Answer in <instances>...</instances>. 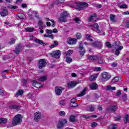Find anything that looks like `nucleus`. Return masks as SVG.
<instances>
[{
	"instance_id": "nucleus-1",
	"label": "nucleus",
	"mask_w": 129,
	"mask_h": 129,
	"mask_svg": "<svg viewBox=\"0 0 129 129\" xmlns=\"http://www.w3.org/2000/svg\"><path fill=\"white\" fill-rule=\"evenodd\" d=\"M23 121V116L20 114L16 115L12 120V124L14 126L21 124Z\"/></svg>"
},
{
	"instance_id": "nucleus-2",
	"label": "nucleus",
	"mask_w": 129,
	"mask_h": 129,
	"mask_svg": "<svg viewBox=\"0 0 129 129\" xmlns=\"http://www.w3.org/2000/svg\"><path fill=\"white\" fill-rule=\"evenodd\" d=\"M88 59L90 61H98L99 64H103V58H102V56L98 55H89L88 56Z\"/></svg>"
},
{
	"instance_id": "nucleus-3",
	"label": "nucleus",
	"mask_w": 129,
	"mask_h": 129,
	"mask_svg": "<svg viewBox=\"0 0 129 129\" xmlns=\"http://www.w3.org/2000/svg\"><path fill=\"white\" fill-rule=\"evenodd\" d=\"M69 16V13L67 11H63L60 14V17L58 18V22L60 23H66L67 22V18Z\"/></svg>"
},
{
	"instance_id": "nucleus-4",
	"label": "nucleus",
	"mask_w": 129,
	"mask_h": 129,
	"mask_svg": "<svg viewBox=\"0 0 129 129\" xmlns=\"http://www.w3.org/2000/svg\"><path fill=\"white\" fill-rule=\"evenodd\" d=\"M68 122L67 119L66 118H61L58 122L57 124V128L59 129H61L64 127V125Z\"/></svg>"
},
{
	"instance_id": "nucleus-5",
	"label": "nucleus",
	"mask_w": 129,
	"mask_h": 129,
	"mask_svg": "<svg viewBox=\"0 0 129 129\" xmlns=\"http://www.w3.org/2000/svg\"><path fill=\"white\" fill-rule=\"evenodd\" d=\"M49 55L53 57V58H55V59H59L61 56V51L59 50L53 51L51 53H49Z\"/></svg>"
},
{
	"instance_id": "nucleus-6",
	"label": "nucleus",
	"mask_w": 129,
	"mask_h": 129,
	"mask_svg": "<svg viewBox=\"0 0 129 129\" xmlns=\"http://www.w3.org/2000/svg\"><path fill=\"white\" fill-rule=\"evenodd\" d=\"M47 66V61L44 59H40L38 63V67L39 69H43V68Z\"/></svg>"
},
{
	"instance_id": "nucleus-7",
	"label": "nucleus",
	"mask_w": 129,
	"mask_h": 129,
	"mask_svg": "<svg viewBox=\"0 0 129 129\" xmlns=\"http://www.w3.org/2000/svg\"><path fill=\"white\" fill-rule=\"evenodd\" d=\"M91 45L93 46V47H95V48H97L98 49H101L102 47V44L101 43V42L96 40L95 41H93Z\"/></svg>"
},
{
	"instance_id": "nucleus-8",
	"label": "nucleus",
	"mask_w": 129,
	"mask_h": 129,
	"mask_svg": "<svg viewBox=\"0 0 129 129\" xmlns=\"http://www.w3.org/2000/svg\"><path fill=\"white\" fill-rule=\"evenodd\" d=\"M67 43L69 45H75L77 43V39L76 38L69 37L67 39Z\"/></svg>"
},
{
	"instance_id": "nucleus-9",
	"label": "nucleus",
	"mask_w": 129,
	"mask_h": 129,
	"mask_svg": "<svg viewBox=\"0 0 129 129\" xmlns=\"http://www.w3.org/2000/svg\"><path fill=\"white\" fill-rule=\"evenodd\" d=\"M42 117V114L40 112H36L34 113V119L35 121L38 122Z\"/></svg>"
},
{
	"instance_id": "nucleus-10",
	"label": "nucleus",
	"mask_w": 129,
	"mask_h": 129,
	"mask_svg": "<svg viewBox=\"0 0 129 129\" xmlns=\"http://www.w3.org/2000/svg\"><path fill=\"white\" fill-rule=\"evenodd\" d=\"M117 109V106L116 105L108 107L106 109L107 111L108 112H115Z\"/></svg>"
},
{
	"instance_id": "nucleus-11",
	"label": "nucleus",
	"mask_w": 129,
	"mask_h": 129,
	"mask_svg": "<svg viewBox=\"0 0 129 129\" xmlns=\"http://www.w3.org/2000/svg\"><path fill=\"white\" fill-rule=\"evenodd\" d=\"M111 77V76L109 75L107 72H104L102 74V78L103 80L104 81H107V80H109Z\"/></svg>"
},
{
	"instance_id": "nucleus-12",
	"label": "nucleus",
	"mask_w": 129,
	"mask_h": 129,
	"mask_svg": "<svg viewBox=\"0 0 129 129\" xmlns=\"http://www.w3.org/2000/svg\"><path fill=\"white\" fill-rule=\"evenodd\" d=\"M44 23H43V21L42 20H39L38 23V25L39 27V29L40 30V32L41 34H44V30L43 29H44Z\"/></svg>"
},
{
	"instance_id": "nucleus-13",
	"label": "nucleus",
	"mask_w": 129,
	"mask_h": 129,
	"mask_svg": "<svg viewBox=\"0 0 129 129\" xmlns=\"http://www.w3.org/2000/svg\"><path fill=\"white\" fill-rule=\"evenodd\" d=\"M62 90H63V88L62 87H56L55 88V93L56 95H61L62 94Z\"/></svg>"
},
{
	"instance_id": "nucleus-14",
	"label": "nucleus",
	"mask_w": 129,
	"mask_h": 129,
	"mask_svg": "<svg viewBox=\"0 0 129 129\" xmlns=\"http://www.w3.org/2000/svg\"><path fill=\"white\" fill-rule=\"evenodd\" d=\"M32 86L36 87V88H41L43 86V85L39 82H37V81L33 80L32 82Z\"/></svg>"
},
{
	"instance_id": "nucleus-15",
	"label": "nucleus",
	"mask_w": 129,
	"mask_h": 129,
	"mask_svg": "<svg viewBox=\"0 0 129 129\" xmlns=\"http://www.w3.org/2000/svg\"><path fill=\"white\" fill-rule=\"evenodd\" d=\"M22 44L21 43H19L18 44L17 46L16 47L15 50V53L16 54V55H19L20 54V52H21V50H22Z\"/></svg>"
},
{
	"instance_id": "nucleus-16",
	"label": "nucleus",
	"mask_w": 129,
	"mask_h": 129,
	"mask_svg": "<svg viewBox=\"0 0 129 129\" xmlns=\"http://www.w3.org/2000/svg\"><path fill=\"white\" fill-rule=\"evenodd\" d=\"M0 15L2 17H7L9 15V11L6 9H3V11L0 12Z\"/></svg>"
},
{
	"instance_id": "nucleus-17",
	"label": "nucleus",
	"mask_w": 129,
	"mask_h": 129,
	"mask_svg": "<svg viewBox=\"0 0 129 129\" xmlns=\"http://www.w3.org/2000/svg\"><path fill=\"white\" fill-rule=\"evenodd\" d=\"M77 84H78L77 82H75V81H73L71 83H69L68 84V86L70 88H72L76 86V85H77Z\"/></svg>"
},
{
	"instance_id": "nucleus-18",
	"label": "nucleus",
	"mask_w": 129,
	"mask_h": 129,
	"mask_svg": "<svg viewBox=\"0 0 129 129\" xmlns=\"http://www.w3.org/2000/svg\"><path fill=\"white\" fill-rule=\"evenodd\" d=\"M24 95V90H19L15 95V97H19V96H23Z\"/></svg>"
},
{
	"instance_id": "nucleus-19",
	"label": "nucleus",
	"mask_w": 129,
	"mask_h": 129,
	"mask_svg": "<svg viewBox=\"0 0 129 129\" xmlns=\"http://www.w3.org/2000/svg\"><path fill=\"white\" fill-rule=\"evenodd\" d=\"M33 15H35V18H39V16L37 15H38V12L33 11L32 12L31 14L29 15V18H30V19H32V20H34V17H33Z\"/></svg>"
},
{
	"instance_id": "nucleus-20",
	"label": "nucleus",
	"mask_w": 129,
	"mask_h": 129,
	"mask_svg": "<svg viewBox=\"0 0 129 129\" xmlns=\"http://www.w3.org/2000/svg\"><path fill=\"white\" fill-rule=\"evenodd\" d=\"M76 98H73V99H71V102L72 103V104H74L73 105H71V107H76V106H78V104L76 103Z\"/></svg>"
},
{
	"instance_id": "nucleus-21",
	"label": "nucleus",
	"mask_w": 129,
	"mask_h": 129,
	"mask_svg": "<svg viewBox=\"0 0 129 129\" xmlns=\"http://www.w3.org/2000/svg\"><path fill=\"white\" fill-rule=\"evenodd\" d=\"M76 3L77 4V7H78L79 8H80L81 6H83V7H88V4H87V3L84 2L78 3V2H76Z\"/></svg>"
},
{
	"instance_id": "nucleus-22",
	"label": "nucleus",
	"mask_w": 129,
	"mask_h": 129,
	"mask_svg": "<svg viewBox=\"0 0 129 129\" xmlns=\"http://www.w3.org/2000/svg\"><path fill=\"white\" fill-rule=\"evenodd\" d=\"M69 121L71 122H75V121H76V118L75 117V116L72 114L70 115Z\"/></svg>"
},
{
	"instance_id": "nucleus-23",
	"label": "nucleus",
	"mask_w": 129,
	"mask_h": 129,
	"mask_svg": "<svg viewBox=\"0 0 129 129\" xmlns=\"http://www.w3.org/2000/svg\"><path fill=\"white\" fill-rule=\"evenodd\" d=\"M98 86L97 84L96 83H93L91 85H90V88L92 90H96V87Z\"/></svg>"
},
{
	"instance_id": "nucleus-24",
	"label": "nucleus",
	"mask_w": 129,
	"mask_h": 129,
	"mask_svg": "<svg viewBox=\"0 0 129 129\" xmlns=\"http://www.w3.org/2000/svg\"><path fill=\"white\" fill-rule=\"evenodd\" d=\"M9 109H16L18 110L19 109L20 106L17 105H11L9 106Z\"/></svg>"
},
{
	"instance_id": "nucleus-25",
	"label": "nucleus",
	"mask_w": 129,
	"mask_h": 129,
	"mask_svg": "<svg viewBox=\"0 0 129 129\" xmlns=\"http://www.w3.org/2000/svg\"><path fill=\"white\" fill-rule=\"evenodd\" d=\"M34 42L35 43H37V44H39L40 45H45V42H44V41L39 39H35Z\"/></svg>"
},
{
	"instance_id": "nucleus-26",
	"label": "nucleus",
	"mask_w": 129,
	"mask_h": 129,
	"mask_svg": "<svg viewBox=\"0 0 129 129\" xmlns=\"http://www.w3.org/2000/svg\"><path fill=\"white\" fill-rule=\"evenodd\" d=\"M17 17L19 18V19H21V20H24V19H26V15L23 13H19L17 14Z\"/></svg>"
},
{
	"instance_id": "nucleus-27",
	"label": "nucleus",
	"mask_w": 129,
	"mask_h": 129,
	"mask_svg": "<svg viewBox=\"0 0 129 129\" xmlns=\"http://www.w3.org/2000/svg\"><path fill=\"white\" fill-rule=\"evenodd\" d=\"M74 50L72 49H69L67 52H66V56L70 57L72 54H73Z\"/></svg>"
},
{
	"instance_id": "nucleus-28",
	"label": "nucleus",
	"mask_w": 129,
	"mask_h": 129,
	"mask_svg": "<svg viewBox=\"0 0 129 129\" xmlns=\"http://www.w3.org/2000/svg\"><path fill=\"white\" fill-rule=\"evenodd\" d=\"M110 20L112 22V23L116 22V20H115V15L113 14L110 15Z\"/></svg>"
},
{
	"instance_id": "nucleus-29",
	"label": "nucleus",
	"mask_w": 129,
	"mask_h": 129,
	"mask_svg": "<svg viewBox=\"0 0 129 129\" xmlns=\"http://www.w3.org/2000/svg\"><path fill=\"white\" fill-rule=\"evenodd\" d=\"M86 88H85L83 91L81 92V93L79 94L78 97H82L84 95H85V93L86 92Z\"/></svg>"
},
{
	"instance_id": "nucleus-30",
	"label": "nucleus",
	"mask_w": 129,
	"mask_h": 129,
	"mask_svg": "<svg viewBox=\"0 0 129 129\" xmlns=\"http://www.w3.org/2000/svg\"><path fill=\"white\" fill-rule=\"evenodd\" d=\"M8 122V119L6 118H0V124L3 123H7Z\"/></svg>"
},
{
	"instance_id": "nucleus-31",
	"label": "nucleus",
	"mask_w": 129,
	"mask_h": 129,
	"mask_svg": "<svg viewBox=\"0 0 129 129\" xmlns=\"http://www.w3.org/2000/svg\"><path fill=\"white\" fill-rule=\"evenodd\" d=\"M98 76V75H97L96 74L90 76V80L91 81H94V80H95L97 78Z\"/></svg>"
},
{
	"instance_id": "nucleus-32",
	"label": "nucleus",
	"mask_w": 129,
	"mask_h": 129,
	"mask_svg": "<svg viewBox=\"0 0 129 129\" xmlns=\"http://www.w3.org/2000/svg\"><path fill=\"white\" fill-rule=\"evenodd\" d=\"M47 78H48L47 77V76H44L39 78L38 80L39 81H41V82L45 81L47 80Z\"/></svg>"
},
{
	"instance_id": "nucleus-33",
	"label": "nucleus",
	"mask_w": 129,
	"mask_h": 129,
	"mask_svg": "<svg viewBox=\"0 0 129 129\" xmlns=\"http://www.w3.org/2000/svg\"><path fill=\"white\" fill-rule=\"evenodd\" d=\"M122 100L123 101H126L127 100V95L126 94H123L121 95Z\"/></svg>"
},
{
	"instance_id": "nucleus-34",
	"label": "nucleus",
	"mask_w": 129,
	"mask_h": 129,
	"mask_svg": "<svg viewBox=\"0 0 129 129\" xmlns=\"http://www.w3.org/2000/svg\"><path fill=\"white\" fill-rule=\"evenodd\" d=\"M124 122L125 123H126V122H129V116L128 114H126L124 116Z\"/></svg>"
},
{
	"instance_id": "nucleus-35",
	"label": "nucleus",
	"mask_w": 129,
	"mask_h": 129,
	"mask_svg": "<svg viewBox=\"0 0 129 129\" xmlns=\"http://www.w3.org/2000/svg\"><path fill=\"white\" fill-rule=\"evenodd\" d=\"M90 37H91V36L89 34H86V39L87 41H90V42H92V41H93V39L90 38Z\"/></svg>"
},
{
	"instance_id": "nucleus-36",
	"label": "nucleus",
	"mask_w": 129,
	"mask_h": 129,
	"mask_svg": "<svg viewBox=\"0 0 129 129\" xmlns=\"http://www.w3.org/2000/svg\"><path fill=\"white\" fill-rule=\"evenodd\" d=\"M66 61L67 63H71L72 62V58L70 56H66Z\"/></svg>"
},
{
	"instance_id": "nucleus-37",
	"label": "nucleus",
	"mask_w": 129,
	"mask_h": 129,
	"mask_svg": "<svg viewBox=\"0 0 129 129\" xmlns=\"http://www.w3.org/2000/svg\"><path fill=\"white\" fill-rule=\"evenodd\" d=\"M58 41H55L53 43V44L50 46L49 48H55V47H56L57 46H58Z\"/></svg>"
},
{
	"instance_id": "nucleus-38",
	"label": "nucleus",
	"mask_w": 129,
	"mask_h": 129,
	"mask_svg": "<svg viewBox=\"0 0 129 129\" xmlns=\"http://www.w3.org/2000/svg\"><path fill=\"white\" fill-rule=\"evenodd\" d=\"M8 9H10V10H17V9H18V7L17 6H9L8 7Z\"/></svg>"
},
{
	"instance_id": "nucleus-39",
	"label": "nucleus",
	"mask_w": 129,
	"mask_h": 129,
	"mask_svg": "<svg viewBox=\"0 0 129 129\" xmlns=\"http://www.w3.org/2000/svg\"><path fill=\"white\" fill-rule=\"evenodd\" d=\"M118 81H119V77H114L112 80V82L113 83H115L116 82H117Z\"/></svg>"
},
{
	"instance_id": "nucleus-40",
	"label": "nucleus",
	"mask_w": 129,
	"mask_h": 129,
	"mask_svg": "<svg viewBox=\"0 0 129 129\" xmlns=\"http://www.w3.org/2000/svg\"><path fill=\"white\" fill-rule=\"evenodd\" d=\"M35 30L34 28H27L25 29V32H31Z\"/></svg>"
},
{
	"instance_id": "nucleus-41",
	"label": "nucleus",
	"mask_w": 129,
	"mask_h": 129,
	"mask_svg": "<svg viewBox=\"0 0 129 129\" xmlns=\"http://www.w3.org/2000/svg\"><path fill=\"white\" fill-rule=\"evenodd\" d=\"M76 37H77V40H81L82 38V35L80 33H77Z\"/></svg>"
},
{
	"instance_id": "nucleus-42",
	"label": "nucleus",
	"mask_w": 129,
	"mask_h": 129,
	"mask_svg": "<svg viewBox=\"0 0 129 129\" xmlns=\"http://www.w3.org/2000/svg\"><path fill=\"white\" fill-rule=\"evenodd\" d=\"M89 107H90V109L88 110V111H90L91 112H93L94 110H95V108L92 106L89 105Z\"/></svg>"
},
{
	"instance_id": "nucleus-43",
	"label": "nucleus",
	"mask_w": 129,
	"mask_h": 129,
	"mask_svg": "<svg viewBox=\"0 0 129 129\" xmlns=\"http://www.w3.org/2000/svg\"><path fill=\"white\" fill-rule=\"evenodd\" d=\"M108 129H116V125L111 124L109 125Z\"/></svg>"
},
{
	"instance_id": "nucleus-44",
	"label": "nucleus",
	"mask_w": 129,
	"mask_h": 129,
	"mask_svg": "<svg viewBox=\"0 0 129 129\" xmlns=\"http://www.w3.org/2000/svg\"><path fill=\"white\" fill-rule=\"evenodd\" d=\"M116 88L115 87H111V86H107V90H115Z\"/></svg>"
},
{
	"instance_id": "nucleus-45",
	"label": "nucleus",
	"mask_w": 129,
	"mask_h": 129,
	"mask_svg": "<svg viewBox=\"0 0 129 129\" xmlns=\"http://www.w3.org/2000/svg\"><path fill=\"white\" fill-rule=\"evenodd\" d=\"M15 43H16V39H15L14 38H12L11 39V41L9 42V44H10V45H14Z\"/></svg>"
},
{
	"instance_id": "nucleus-46",
	"label": "nucleus",
	"mask_w": 129,
	"mask_h": 129,
	"mask_svg": "<svg viewBox=\"0 0 129 129\" xmlns=\"http://www.w3.org/2000/svg\"><path fill=\"white\" fill-rule=\"evenodd\" d=\"M59 115L60 116H65L66 115V113H65V111H60L59 112Z\"/></svg>"
},
{
	"instance_id": "nucleus-47",
	"label": "nucleus",
	"mask_w": 129,
	"mask_h": 129,
	"mask_svg": "<svg viewBox=\"0 0 129 129\" xmlns=\"http://www.w3.org/2000/svg\"><path fill=\"white\" fill-rule=\"evenodd\" d=\"M119 8L120 9H126V8H127V5H126V4H123L119 6Z\"/></svg>"
},
{
	"instance_id": "nucleus-48",
	"label": "nucleus",
	"mask_w": 129,
	"mask_h": 129,
	"mask_svg": "<svg viewBox=\"0 0 129 129\" xmlns=\"http://www.w3.org/2000/svg\"><path fill=\"white\" fill-rule=\"evenodd\" d=\"M119 54H120V51L117 48H116L115 51V55L116 56H119Z\"/></svg>"
},
{
	"instance_id": "nucleus-49",
	"label": "nucleus",
	"mask_w": 129,
	"mask_h": 129,
	"mask_svg": "<svg viewBox=\"0 0 129 129\" xmlns=\"http://www.w3.org/2000/svg\"><path fill=\"white\" fill-rule=\"evenodd\" d=\"M74 21H75V22H76V23H77V24H80V22H81V20H80V19L78 18H76L74 19Z\"/></svg>"
},
{
	"instance_id": "nucleus-50",
	"label": "nucleus",
	"mask_w": 129,
	"mask_h": 129,
	"mask_svg": "<svg viewBox=\"0 0 129 129\" xmlns=\"http://www.w3.org/2000/svg\"><path fill=\"white\" fill-rule=\"evenodd\" d=\"M66 103H65V101L61 100L59 101V105H61L62 106H64Z\"/></svg>"
},
{
	"instance_id": "nucleus-51",
	"label": "nucleus",
	"mask_w": 129,
	"mask_h": 129,
	"mask_svg": "<svg viewBox=\"0 0 129 129\" xmlns=\"http://www.w3.org/2000/svg\"><path fill=\"white\" fill-rule=\"evenodd\" d=\"M92 27H93L95 29H98L99 26L98 25V23H95L94 25H91Z\"/></svg>"
},
{
	"instance_id": "nucleus-52",
	"label": "nucleus",
	"mask_w": 129,
	"mask_h": 129,
	"mask_svg": "<svg viewBox=\"0 0 129 129\" xmlns=\"http://www.w3.org/2000/svg\"><path fill=\"white\" fill-rule=\"evenodd\" d=\"M114 119L115 121H117L118 120H120V119H121V117H120V116H117V117H114Z\"/></svg>"
},
{
	"instance_id": "nucleus-53",
	"label": "nucleus",
	"mask_w": 129,
	"mask_h": 129,
	"mask_svg": "<svg viewBox=\"0 0 129 129\" xmlns=\"http://www.w3.org/2000/svg\"><path fill=\"white\" fill-rule=\"evenodd\" d=\"M97 125V123L96 122H94L91 124V126L92 127H95Z\"/></svg>"
},
{
	"instance_id": "nucleus-54",
	"label": "nucleus",
	"mask_w": 129,
	"mask_h": 129,
	"mask_svg": "<svg viewBox=\"0 0 129 129\" xmlns=\"http://www.w3.org/2000/svg\"><path fill=\"white\" fill-rule=\"evenodd\" d=\"M115 96H120L121 95V91H117V93L115 94Z\"/></svg>"
},
{
	"instance_id": "nucleus-55",
	"label": "nucleus",
	"mask_w": 129,
	"mask_h": 129,
	"mask_svg": "<svg viewBox=\"0 0 129 129\" xmlns=\"http://www.w3.org/2000/svg\"><path fill=\"white\" fill-rule=\"evenodd\" d=\"M106 46L107 48H111V44H110V42H106Z\"/></svg>"
},
{
	"instance_id": "nucleus-56",
	"label": "nucleus",
	"mask_w": 129,
	"mask_h": 129,
	"mask_svg": "<svg viewBox=\"0 0 129 129\" xmlns=\"http://www.w3.org/2000/svg\"><path fill=\"white\" fill-rule=\"evenodd\" d=\"M50 21V22H52V27H55V26H56V22H55L54 20L52 19Z\"/></svg>"
},
{
	"instance_id": "nucleus-57",
	"label": "nucleus",
	"mask_w": 129,
	"mask_h": 129,
	"mask_svg": "<svg viewBox=\"0 0 129 129\" xmlns=\"http://www.w3.org/2000/svg\"><path fill=\"white\" fill-rule=\"evenodd\" d=\"M112 67H117V62H113L111 64Z\"/></svg>"
},
{
	"instance_id": "nucleus-58",
	"label": "nucleus",
	"mask_w": 129,
	"mask_h": 129,
	"mask_svg": "<svg viewBox=\"0 0 129 129\" xmlns=\"http://www.w3.org/2000/svg\"><path fill=\"white\" fill-rule=\"evenodd\" d=\"M83 117H84V118H86V119H90V115L89 116H87L86 115H84L83 116Z\"/></svg>"
},
{
	"instance_id": "nucleus-59",
	"label": "nucleus",
	"mask_w": 129,
	"mask_h": 129,
	"mask_svg": "<svg viewBox=\"0 0 129 129\" xmlns=\"http://www.w3.org/2000/svg\"><path fill=\"white\" fill-rule=\"evenodd\" d=\"M125 27L129 29V20H127L125 23Z\"/></svg>"
},
{
	"instance_id": "nucleus-60",
	"label": "nucleus",
	"mask_w": 129,
	"mask_h": 129,
	"mask_svg": "<svg viewBox=\"0 0 129 129\" xmlns=\"http://www.w3.org/2000/svg\"><path fill=\"white\" fill-rule=\"evenodd\" d=\"M46 33L47 34H52L53 31H52V30L47 29Z\"/></svg>"
},
{
	"instance_id": "nucleus-61",
	"label": "nucleus",
	"mask_w": 129,
	"mask_h": 129,
	"mask_svg": "<svg viewBox=\"0 0 129 129\" xmlns=\"http://www.w3.org/2000/svg\"><path fill=\"white\" fill-rule=\"evenodd\" d=\"M100 70H101V68H100V67L95 68V71H96L97 72L100 71Z\"/></svg>"
},
{
	"instance_id": "nucleus-62",
	"label": "nucleus",
	"mask_w": 129,
	"mask_h": 129,
	"mask_svg": "<svg viewBox=\"0 0 129 129\" xmlns=\"http://www.w3.org/2000/svg\"><path fill=\"white\" fill-rule=\"evenodd\" d=\"M23 83L24 85L27 84V83H28V80H27V79H23Z\"/></svg>"
},
{
	"instance_id": "nucleus-63",
	"label": "nucleus",
	"mask_w": 129,
	"mask_h": 129,
	"mask_svg": "<svg viewBox=\"0 0 129 129\" xmlns=\"http://www.w3.org/2000/svg\"><path fill=\"white\" fill-rule=\"evenodd\" d=\"M21 7H22V8H23V9H25V8H27V4H22L21 5Z\"/></svg>"
},
{
	"instance_id": "nucleus-64",
	"label": "nucleus",
	"mask_w": 129,
	"mask_h": 129,
	"mask_svg": "<svg viewBox=\"0 0 129 129\" xmlns=\"http://www.w3.org/2000/svg\"><path fill=\"white\" fill-rule=\"evenodd\" d=\"M84 53H85V51H81L80 52V54L81 56H84Z\"/></svg>"
}]
</instances>
